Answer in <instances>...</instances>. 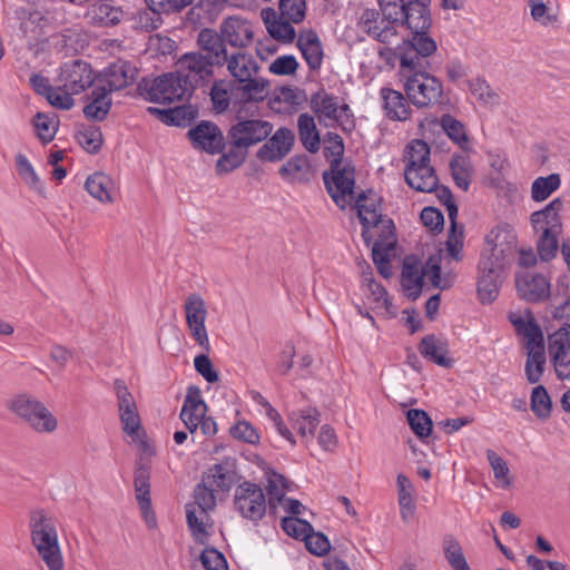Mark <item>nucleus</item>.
Returning a JSON list of instances; mask_svg holds the SVG:
<instances>
[{
	"label": "nucleus",
	"instance_id": "nucleus-19",
	"mask_svg": "<svg viewBox=\"0 0 570 570\" xmlns=\"http://www.w3.org/2000/svg\"><path fill=\"white\" fill-rule=\"evenodd\" d=\"M279 504L288 514L282 518L281 525L285 534H323L315 532L312 524L301 518L306 511V507L296 499L285 498Z\"/></svg>",
	"mask_w": 570,
	"mask_h": 570
},
{
	"label": "nucleus",
	"instance_id": "nucleus-25",
	"mask_svg": "<svg viewBox=\"0 0 570 570\" xmlns=\"http://www.w3.org/2000/svg\"><path fill=\"white\" fill-rule=\"evenodd\" d=\"M384 115L393 121H405L411 117L412 108L402 92L392 88L380 91Z\"/></svg>",
	"mask_w": 570,
	"mask_h": 570
},
{
	"label": "nucleus",
	"instance_id": "nucleus-33",
	"mask_svg": "<svg viewBox=\"0 0 570 570\" xmlns=\"http://www.w3.org/2000/svg\"><path fill=\"white\" fill-rule=\"evenodd\" d=\"M32 542L49 570H63V558L58 537H31Z\"/></svg>",
	"mask_w": 570,
	"mask_h": 570
},
{
	"label": "nucleus",
	"instance_id": "nucleus-52",
	"mask_svg": "<svg viewBox=\"0 0 570 570\" xmlns=\"http://www.w3.org/2000/svg\"><path fill=\"white\" fill-rule=\"evenodd\" d=\"M40 13V33L55 27L63 19V13L59 6L52 0H41L38 2Z\"/></svg>",
	"mask_w": 570,
	"mask_h": 570
},
{
	"label": "nucleus",
	"instance_id": "nucleus-43",
	"mask_svg": "<svg viewBox=\"0 0 570 570\" xmlns=\"http://www.w3.org/2000/svg\"><path fill=\"white\" fill-rule=\"evenodd\" d=\"M450 169L455 185L462 190H468L473 176L470 158L463 155H454L450 161Z\"/></svg>",
	"mask_w": 570,
	"mask_h": 570
},
{
	"label": "nucleus",
	"instance_id": "nucleus-42",
	"mask_svg": "<svg viewBox=\"0 0 570 570\" xmlns=\"http://www.w3.org/2000/svg\"><path fill=\"white\" fill-rule=\"evenodd\" d=\"M297 127L303 146L309 153H316L320 149V135L314 118L308 114L299 115Z\"/></svg>",
	"mask_w": 570,
	"mask_h": 570
},
{
	"label": "nucleus",
	"instance_id": "nucleus-58",
	"mask_svg": "<svg viewBox=\"0 0 570 570\" xmlns=\"http://www.w3.org/2000/svg\"><path fill=\"white\" fill-rule=\"evenodd\" d=\"M450 222V230H449V237L446 240V250L448 255L453 261H460L461 259V252L463 248V226H459L456 219L449 220Z\"/></svg>",
	"mask_w": 570,
	"mask_h": 570
},
{
	"label": "nucleus",
	"instance_id": "nucleus-17",
	"mask_svg": "<svg viewBox=\"0 0 570 570\" xmlns=\"http://www.w3.org/2000/svg\"><path fill=\"white\" fill-rule=\"evenodd\" d=\"M223 39L230 47L238 50H245L254 40V27L245 19L229 17L225 19L219 27Z\"/></svg>",
	"mask_w": 570,
	"mask_h": 570
},
{
	"label": "nucleus",
	"instance_id": "nucleus-30",
	"mask_svg": "<svg viewBox=\"0 0 570 570\" xmlns=\"http://www.w3.org/2000/svg\"><path fill=\"white\" fill-rule=\"evenodd\" d=\"M28 524L31 534H57L65 531L53 512L43 508L29 511Z\"/></svg>",
	"mask_w": 570,
	"mask_h": 570
},
{
	"label": "nucleus",
	"instance_id": "nucleus-35",
	"mask_svg": "<svg viewBox=\"0 0 570 570\" xmlns=\"http://www.w3.org/2000/svg\"><path fill=\"white\" fill-rule=\"evenodd\" d=\"M419 351L425 358L440 366L451 367L453 364V360L448 356L446 342L434 335L425 336L419 345Z\"/></svg>",
	"mask_w": 570,
	"mask_h": 570
},
{
	"label": "nucleus",
	"instance_id": "nucleus-32",
	"mask_svg": "<svg viewBox=\"0 0 570 570\" xmlns=\"http://www.w3.org/2000/svg\"><path fill=\"white\" fill-rule=\"evenodd\" d=\"M297 46L312 70H316L323 62V47L318 36L313 30H305L299 33Z\"/></svg>",
	"mask_w": 570,
	"mask_h": 570
},
{
	"label": "nucleus",
	"instance_id": "nucleus-59",
	"mask_svg": "<svg viewBox=\"0 0 570 570\" xmlns=\"http://www.w3.org/2000/svg\"><path fill=\"white\" fill-rule=\"evenodd\" d=\"M444 557L453 570H471L466 562L462 547L455 540H449L444 544Z\"/></svg>",
	"mask_w": 570,
	"mask_h": 570
},
{
	"label": "nucleus",
	"instance_id": "nucleus-62",
	"mask_svg": "<svg viewBox=\"0 0 570 570\" xmlns=\"http://www.w3.org/2000/svg\"><path fill=\"white\" fill-rule=\"evenodd\" d=\"M199 560L205 570H228V562L224 553L214 547H205Z\"/></svg>",
	"mask_w": 570,
	"mask_h": 570
},
{
	"label": "nucleus",
	"instance_id": "nucleus-23",
	"mask_svg": "<svg viewBox=\"0 0 570 570\" xmlns=\"http://www.w3.org/2000/svg\"><path fill=\"white\" fill-rule=\"evenodd\" d=\"M223 66L226 67L229 76L235 80H245L248 77L256 76L259 73L261 66L256 58L246 50H237L230 52Z\"/></svg>",
	"mask_w": 570,
	"mask_h": 570
},
{
	"label": "nucleus",
	"instance_id": "nucleus-39",
	"mask_svg": "<svg viewBox=\"0 0 570 570\" xmlns=\"http://www.w3.org/2000/svg\"><path fill=\"white\" fill-rule=\"evenodd\" d=\"M148 111L156 115L164 124L174 126H185L197 115V111L191 106L186 105L169 109L150 107L148 108Z\"/></svg>",
	"mask_w": 570,
	"mask_h": 570
},
{
	"label": "nucleus",
	"instance_id": "nucleus-21",
	"mask_svg": "<svg viewBox=\"0 0 570 570\" xmlns=\"http://www.w3.org/2000/svg\"><path fill=\"white\" fill-rule=\"evenodd\" d=\"M137 77V69L127 61H117L104 69L99 80V86H106L107 90L112 92L131 85Z\"/></svg>",
	"mask_w": 570,
	"mask_h": 570
},
{
	"label": "nucleus",
	"instance_id": "nucleus-63",
	"mask_svg": "<svg viewBox=\"0 0 570 570\" xmlns=\"http://www.w3.org/2000/svg\"><path fill=\"white\" fill-rule=\"evenodd\" d=\"M380 10L382 12V19L387 22L399 23L401 22L403 14L406 9V3L403 0H377Z\"/></svg>",
	"mask_w": 570,
	"mask_h": 570
},
{
	"label": "nucleus",
	"instance_id": "nucleus-34",
	"mask_svg": "<svg viewBox=\"0 0 570 570\" xmlns=\"http://www.w3.org/2000/svg\"><path fill=\"white\" fill-rule=\"evenodd\" d=\"M85 187L91 197L102 204H110L115 200L116 185L112 178L106 174L95 173L90 175Z\"/></svg>",
	"mask_w": 570,
	"mask_h": 570
},
{
	"label": "nucleus",
	"instance_id": "nucleus-44",
	"mask_svg": "<svg viewBox=\"0 0 570 570\" xmlns=\"http://www.w3.org/2000/svg\"><path fill=\"white\" fill-rule=\"evenodd\" d=\"M309 170L311 166L305 156H294L279 168V175L287 181H302L307 178Z\"/></svg>",
	"mask_w": 570,
	"mask_h": 570
},
{
	"label": "nucleus",
	"instance_id": "nucleus-26",
	"mask_svg": "<svg viewBox=\"0 0 570 570\" xmlns=\"http://www.w3.org/2000/svg\"><path fill=\"white\" fill-rule=\"evenodd\" d=\"M291 428L296 431L302 441L308 443L320 423V413L315 407L292 411L288 414Z\"/></svg>",
	"mask_w": 570,
	"mask_h": 570
},
{
	"label": "nucleus",
	"instance_id": "nucleus-40",
	"mask_svg": "<svg viewBox=\"0 0 570 570\" xmlns=\"http://www.w3.org/2000/svg\"><path fill=\"white\" fill-rule=\"evenodd\" d=\"M12 19L19 22L23 33H40V13L38 3L32 6H19L12 10Z\"/></svg>",
	"mask_w": 570,
	"mask_h": 570
},
{
	"label": "nucleus",
	"instance_id": "nucleus-18",
	"mask_svg": "<svg viewBox=\"0 0 570 570\" xmlns=\"http://www.w3.org/2000/svg\"><path fill=\"white\" fill-rule=\"evenodd\" d=\"M188 138L194 148L215 155L224 147V136L213 122L202 121L188 131Z\"/></svg>",
	"mask_w": 570,
	"mask_h": 570
},
{
	"label": "nucleus",
	"instance_id": "nucleus-8",
	"mask_svg": "<svg viewBox=\"0 0 570 570\" xmlns=\"http://www.w3.org/2000/svg\"><path fill=\"white\" fill-rule=\"evenodd\" d=\"M358 219L363 226L362 236L368 243L376 232L394 227L393 222L382 215L381 197L373 190L358 195L355 202Z\"/></svg>",
	"mask_w": 570,
	"mask_h": 570
},
{
	"label": "nucleus",
	"instance_id": "nucleus-22",
	"mask_svg": "<svg viewBox=\"0 0 570 570\" xmlns=\"http://www.w3.org/2000/svg\"><path fill=\"white\" fill-rule=\"evenodd\" d=\"M562 208V199L554 198L543 209L532 213L531 224L535 233H561L560 213Z\"/></svg>",
	"mask_w": 570,
	"mask_h": 570
},
{
	"label": "nucleus",
	"instance_id": "nucleus-16",
	"mask_svg": "<svg viewBox=\"0 0 570 570\" xmlns=\"http://www.w3.org/2000/svg\"><path fill=\"white\" fill-rule=\"evenodd\" d=\"M294 141V132L286 127H281L257 150L256 156L262 161H279L289 154V151L293 148Z\"/></svg>",
	"mask_w": 570,
	"mask_h": 570
},
{
	"label": "nucleus",
	"instance_id": "nucleus-51",
	"mask_svg": "<svg viewBox=\"0 0 570 570\" xmlns=\"http://www.w3.org/2000/svg\"><path fill=\"white\" fill-rule=\"evenodd\" d=\"M530 406L538 419L546 420L551 415L552 401L544 386L537 385L533 387L530 397Z\"/></svg>",
	"mask_w": 570,
	"mask_h": 570
},
{
	"label": "nucleus",
	"instance_id": "nucleus-54",
	"mask_svg": "<svg viewBox=\"0 0 570 570\" xmlns=\"http://www.w3.org/2000/svg\"><path fill=\"white\" fill-rule=\"evenodd\" d=\"M298 104L297 90L292 87H283L271 100V108L276 112H291Z\"/></svg>",
	"mask_w": 570,
	"mask_h": 570
},
{
	"label": "nucleus",
	"instance_id": "nucleus-56",
	"mask_svg": "<svg viewBox=\"0 0 570 570\" xmlns=\"http://www.w3.org/2000/svg\"><path fill=\"white\" fill-rule=\"evenodd\" d=\"M232 86L225 80H217L210 89V99L216 112L222 114L229 108Z\"/></svg>",
	"mask_w": 570,
	"mask_h": 570
},
{
	"label": "nucleus",
	"instance_id": "nucleus-31",
	"mask_svg": "<svg viewBox=\"0 0 570 570\" xmlns=\"http://www.w3.org/2000/svg\"><path fill=\"white\" fill-rule=\"evenodd\" d=\"M404 177L411 188L421 193H432L439 183L432 165L416 168L405 167Z\"/></svg>",
	"mask_w": 570,
	"mask_h": 570
},
{
	"label": "nucleus",
	"instance_id": "nucleus-29",
	"mask_svg": "<svg viewBox=\"0 0 570 570\" xmlns=\"http://www.w3.org/2000/svg\"><path fill=\"white\" fill-rule=\"evenodd\" d=\"M135 492L141 514L151 529L156 523V518L151 510L149 471L145 468H140L136 471Z\"/></svg>",
	"mask_w": 570,
	"mask_h": 570
},
{
	"label": "nucleus",
	"instance_id": "nucleus-14",
	"mask_svg": "<svg viewBox=\"0 0 570 570\" xmlns=\"http://www.w3.org/2000/svg\"><path fill=\"white\" fill-rule=\"evenodd\" d=\"M235 505L240 514L250 520L261 519L266 511L263 490L256 484L244 482L236 489Z\"/></svg>",
	"mask_w": 570,
	"mask_h": 570
},
{
	"label": "nucleus",
	"instance_id": "nucleus-3",
	"mask_svg": "<svg viewBox=\"0 0 570 570\" xmlns=\"http://www.w3.org/2000/svg\"><path fill=\"white\" fill-rule=\"evenodd\" d=\"M509 321L514 326L519 335L523 337L527 348L525 376L529 383H538L544 372L546 353L543 345V334L537 324L533 314L525 311L511 312Z\"/></svg>",
	"mask_w": 570,
	"mask_h": 570
},
{
	"label": "nucleus",
	"instance_id": "nucleus-5",
	"mask_svg": "<svg viewBox=\"0 0 570 570\" xmlns=\"http://www.w3.org/2000/svg\"><path fill=\"white\" fill-rule=\"evenodd\" d=\"M138 89L144 99L155 104L184 101L193 92L189 81L178 72L165 73L151 80L145 79Z\"/></svg>",
	"mask_w": 570,
	"mask_h": 570
},
{
	"label": "nucleus",
	"instance_id": "nucleus-2",
	"mask_svg": "<svg viewBox=\"0 0 570 570\" xmlns=\"http://www.w3.org/2000/svg\"><path fill=\"white\" fill-rule=\"evenodd\" d=\"M517 248V235L510 225L492 229L481 253L478 273V296L483 304L492 303L499 295L505 267Z\"/></svg>",
	"mask_w": 570,
	"mask_h": 570
},
{
	"label": "nucleus",
	"instance_id": "nucleus-55",
	"mask_svg": "<svg viewBox=\"0 0 570 570\" xmlns=\"http://www.w3.org/2000/svg\"><path fill=\"white\" fill-rule=\"evenodd\" d=\"M487 459L493 471L498 487L508 489L511 485V475L507 462L493 450H487Z\"/></svg>",
	"mask_w": 570,
	"mask_h": 570
},
{
	"label": "nucleus",
	"instance_id": "nucleus-11",
	"mask_svg": "<svg viewBox=\"0 0 570 570\" xmlns=\"http://www.w3.org/2000/svg\"><path fill=\"white\" fill-rule=\"evenodd\" d=\"M548 351L557 376L570 380V325L563 324L548 337Z\"/></svg>",
	"mask_w": 570,
	"mask_h": 570
},
{
	"label": "nucleus",
	"instance_id": "nucleus-46",
	"mask_svg": "<svg viewBox=\"0 0 570 570\" xmlns=\"http://www.w3.org/2000/svg\"><path fill=\"white\" fill-rule=\"evenodd\" d=\"M312 102L315 111L330 120H340L348 110L347 106H340L336 98L330 95H318Z\"/></svg>",
	"mask_w": 570,
	"mask_h": 570
},
{
	"label": "nucleus",
	"instance_id": "nucleus-12",
	"mask_svg": "<svg viewBox=\"0 0 570 570\" xmlns=\"http://www.w3.org/2000/svg\"><path fill=\"white\" fill-rule=\"evenodd\" d=\"M94 82L92 70L89 63L81 60L65 62L60 67L56 83H59L65 90L71 94L85 91Z\"/></svg>",
	"mask_w": 570,
	"mask_h": 570
},
{
	"label": "nucleus",
	"instance_id": "nucleus-47",
	"mask_svg": "<svg viewBox=\"0 0 570 570\" xmlns=\"http://www.w3.org/2000/svg\"><path fill=\"white\" fill-rule=\"evenodd\" d=\"M202 481L212 489H215L218 494L227 492L233 485L230 472L222 464H215L208 469Z\"/></svg>",
	"mask_w": 570,
	"mask_h": 570
},
{
	"label": "nucleus",
	"instance_id": "nucleus-10",
	"mask_svg": "<svg viewBox=\"0 0 570 570\" xmlns=\"http://www.w3.org/2000/svg\"><path fill=\"white\" fill-rule=\"evenodd\" d=\"M326 189L334 203L342 209L353 200L355 184L354 169L343 165L341 160L333 159L331 174H324Z\"/></svg>",
	"mask_w": 570,
	"mask_h": 570
},
{
	"label": "nucleus",
	"instance_id": "nucleus-20",
	"mask_svg": "<svg viewBox=\"0 0 570 570\" xmlns=\"http://www.w3.org/2000/svg\"><path fill=\"white\" fill-rule=\"evenodd\" d=\"M178 66L177 72L188 80L194 89L196 83L213 75L214 63L199 52H188L180 58Z\"/></svg>",
	"mask_w": 570,
	"mask_h": 570
},
{
	"label": "nucleus",
	"instance_id": "nucleus-9",
	"mask_svg": "<svg viewBox=\"0 0 570 570\" xmlns=\"http://www.w3.org/2000/svg\"><path fill=\"white\" fill-rule=\"evenodd\" d=\"M183 308L189 335L204 351L208 352L210 350L206 328L208 309L204 297L198 293L188 294Z\"/></svg>",
	"mask_w": 570,
	"mask_h": 570
},
{
	"label": "nucleus",
	"instance_id": "nucleus-15",
	"mask_svg": "<svg viewBox=\"0 0 570 570\" xmlns=\"http://www.w3.org/2000/svg\"><path fill=\"white\" fill-rule=\"evenodd\" d=\"M519 295L528 302H541L550 295V281L542 274L522 271L515 275Z\"/></svg>",
	"mask_w": 570,
	"mask_h": 570
},
{
	"label": "nucleus",
	"instance_id": "nucleus-1",
	"mask_svg": "<svg viewBox=\"0 0 570 570\" xmlns=\"http://www.w3.org/2000/svg\"><path fill=\"white\" fill-rule=\"evenodd\" d=\"M432 20L430 10L424 2L409 1L403 18L400 22L411 32L409 39H404L394 48L380 50V57L387 62L397 60L404 68L423 67L426 58L432 57L436 50V41L429 35Z\"/></svg>",
	"mask_w": 570,
	"mask_h": 570
},
{
	"label": "nucleus",
	"instance_id": "nucleus-41",
	"mask_svg": "<svg viewBox=\"0 0 570 570\" xmlns=\"http://www.w3.org/2000/svg\"><path fill=\"white\" fill-rule=\"evenodd\" d=\"M370 243H373L372 257L375 264L389 261L390 252L395 244L394 227L376 232V235L366 244Z\"/></svg>",
	"mask_w": 570,
	"mask_h": 570
},
{
	"label": "nucleus",
	"instance_id": "nucleus-27",
	"mask_svg": "<svg viewBox=\"0 0 570 570\" xmlns=\"http://www.w3.org/2000/svg\"><path fill=\"white\" fill-rule=\"evenodd\" d=\"M199 48L207 53V58L217 66H223V62L229 55L226 49V41L223 39L222 33L213 29L205 28L200 30L197 37Z\"/></svg>",
	"mask_w": 570,
	"mask_h": 570
},
{
	"label": "nucleus",
	"instance_id": "nucleus-49",
	"mask_svg": "<svg viewBox=\"0 0 570 570\" xmlns=\"http://www.w3.org/2000/svg\"><path fill=\"white\" fill-rule=\"evenodd\" d=\"M429 145L420 139L412 140L405 150V167H423L431 165Z\"/></svg>",
	"mask_w": 570,
	"mask_h": 570
},
{
	"label": "nucleus",
	"instance_id": "nucleus-6",
	"mask_svg": "<svg viewBox=\"0 0 570 570\" xmlns=\"http://www.w3.org/2000/svg\"><path fill=\"white\" fill-rule=\"evenodd\" d=\"M8 407L37 433L50 434L58 428V420L53 413L45 403L31 395H16L9 401Z\"/></svg>",
	"mask_w": 570,
	"mask_h": 570
},
{
	"label": "nucleus",
	"instance_id": "nucleus-4",
	"mask_svg": "<svg viewBox=\"0 0 570 570\" xmlns=\"http://www.w3.org/2000/svg\"><path fill=\"white\" fill-rule=\"evenodd\" d=\"M430 58L417 68H404L400 72L405 78L404 90L407 99L417 108H428L439 104L443 95V86L439 78L429 72Z\"/></svg>",
	"mask_w": 570,
	"mask_h": 570
},
{
	"label": "nucleus",
	"instance_id": "nucleus-28",
	"mask_svg": "<svg viewBox=\"0 0 570 570\" xmlns=\"http://www.w3.org/2000/svg\"><path fill=\"white\" fill-rule=\"evenodd\" d=\"M86 17L94 24L109 27L122 20L124 11L110 0H99L88 8Z\"/></svg>",
	"mask_w": 570,
	"mask_h": 570
},
{
	"label": "nucleus",
	"instance_id": "nucleus-50",
	"mask_svg": "<svg viewBox=\"0 0 570 570\" xmlns=\"http://www.w3.org/2000/svg\"><path fill=\"white\" fill-rule=\"evenodd\" d=\"M561 186L559 174H550L546 177H538L531 185V197L534 202L548 199Z\"/></svg>",
	"mask_w": 570,
	"mask_h": 570
},
{
	"label": "nucleus",
	"instance_id": "nucleus-36",
	"mask_svg": "<svg viewBox=\"0 0 570 570\" xmlns=\"http://www.w3.org/2000/svg\"><path fill=\"white\" fill-rule=\"evenodd\" d=\"M110 91L106 86H97L91 92L90 101L83 108V114L88 119L102 120L111 107Z\"/></svg>",
	"mask_w": 570,
	"mask_h": 570
},
{
	"label": "nucleus",
	"instance_id": "nucleus-53",
	"mask_svg": "<svg viewBox=\"0 0 570 570\" xmlns=\"http://www.w3.org/2000/svg\"><path fill=\"white\" fill-rule=\"evenodd\" d=\"M266 489L269 495V504L272 508H275V503H279L285 499V493L291 489V485L284 475L272 471L267 473Z\"/></svg>",
	"mask_w": 570,
	"mask_h": 570
},
{
	"label": "nucleus",
	"instance_id": "nucleus-7",
	"mask_svg": "<svg viewBox=\"0 0 570 570\" xmlns=\"http://www.w3.org/2000/svg\"><path fill=\"white\" fill-rule=\"evenodd\" d=\"M423 276H426L433 286L441 289L451 287L454 281L452 274H446L442 277L440 265L432 259H430L425 269L415 262L411 263L406 261L402 271V286L410 298L416 299L421 294Z\"/></svg>",
	"mask_w": 570,
	"mask_h": 570
},
{
	"label": "nucleus",
	"instance_id": "nucleus-13",
	"mask_svg": "<svg viewBox=\"0 0 570 570\" xmlns=\"http://www.w3.org/2000/svg\"><path fill=\"white\" fill-rule=\"evenodd\" d=\"M273 131V125L266 120L249 119L235 124L229 136L237 148H248L266 139Z\"/></svg>",
	"mask_w": 570,
	"mask_h": 570
},
{
	"label": "nucleus",
	"instance_id": "nucleus-38",
	"mask_svg": "<svg viewBox=\"0 0 570 570\" xmlns=\"http://www.w3.org/2000/svg\"><path fill=\"white\" fill-rule=\"evenodd\" d=\"M396 488L401 517L404 521H409L413 518L416 509L413 497V484L407 476L399 474L396 478Z\"/></svg>",
	"mask_w": 570,
	"mask_h": 570
},
{
	"label": "nucleus",
	"instance_id": "nucleus-60",
	"mask_svg": "<svg viewBox=\"0 0 570 570\" xmlns=\"http://www.w3.org/2000/svg\"><path fill=\"white\" fill-rule=\"evenodd\" d=\"M406 417L414 434H416L419 438H425L430 435L432 431V421L424 411L409 410Z\"/></svg>",
	"mask_w": 570,
	"mask_h": 570
},
{
	"label": "nucleus",
	"instance_id": "nucleus-45",
	"mask_svg": "<svg viewBox=\"0 0 570 570\" xmlns=\"http://www.w3.org/2000/svg\"><path fill=\"white\" fill-rule=\"evenodd\" d=\"M37 137L48 144L53 140L58 128L59 119L55 114L38 112L32 120Z\"/></svg>",
	"mask_w": 570,
	"mask_h": 570
},
{
	"label": "nucleus",
	"instance_id": "nucleus-61",
	"mask_svg": "<svg viewBox=\"0 0 570 570\" xmlns=\"http://www.w3.org/2000/svg\"><path fill=\"white\" fill-rule=\"evenodd\" d=\"M114 393L117 401L118 414L138 409L136 400L122 380L114 382Z\"/></svg>",
	"mask_w": 570,
	"mask_h": 570
},
{
	"label": "nucleus",
	"instance_id": "nucleus-48",
	"mask_svg": "<svg viewBox=\"0 0 570 570\" xmlns=\"http://www.w3.org/2000/svg\"><path fill=\"white\" fill-rule=\"evenodd\" d=\"M14 164L21 180L30 189L41 194L43 191V185L27 156L21 153H18L14 156Z\"/></svg>",
	"mask_w": 570,
	"mask_h": 570
},
{
	"label": "nucleus",
	"instance_id": "nucleus-64",
	"mask_svg": "<svg viewBox=\"0 0 570 570\" xmlns=\"http://www.w3.org/2000/svg\"><path fill=\"white\" fill-rule=\"evenodd\" d=\"M79 36L76 28H65L52 37V45L60 51L73 52L78 50Z\"/></svg>",
	"mask_w": 570,
	"mask_h": 570
},
{
	"label": "nucleus",
	"instance_id": "nucleus-57",
	"mask_svg": "<svg viewBox=\"0 0 570 570\" xmlns=\"http://www.w3.org/2000/svg\"><path fill=\"white\" fill-rule=\"evenodd\" d=\"M440 125L443 131L446 134V136L455 144H458L461 147H464L468 144V137L465 134L464 126L454 117H452L451 115L442 116Z\"/></svg>",
	"mask_w": 570,
	"mask_h": 570
},
{
	"label": "nucleus",
	"instance_id": "nucleus-24",
	"mask_svg": "<svg viewBox=\"0 0 570 570\" xmlns=\"http://www.w3.org/2000/svg\"><path fill=\"white\" fill-rule=\"evenodd\" d=\"M207 412V405L202 400L199 390L190 387L180 410V420L190 433H194Z\"/></svg>",
	"mask_w": 570,
	"mask_h": 570
},
{
	"label": "nucleus",
	"instance_id": "nucleus-37",
	"mask_svg": "<svg viewBox=\"0 0 570 570\" xmlns=\"http://www.w3.org/2000/svg\"><path fill=\"white\" fill-rule=\"evenodd\" d=\"M238 90L242 94L244 102H261L268 95L269 81L259 75L248 77V79L237 81Z\"/></svg>",
	"mask_w": 570,
	"mask_h": 570
}]
</instances>
